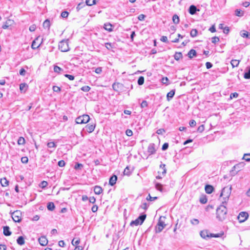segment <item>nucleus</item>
<instances>
[{"label":"nucleus","instance_id":"nucleus-1","mask_svg":"<svg viewBox=\"0 0 250 250\" xmlns=\"http://www.w3.org/2000/svg\"><path fill=\"white\" fill-rule=\"evenodd\" d=\"M231 186L224 187L222 189L220 197L222 204H227L231 193Z\"/></svg>","mask_w":250,"mask_h":250},{"label":"nucleus","instance_id":"nucleus-2","mask_svg":"<svg viewBox=\"0 0 250 250\" xmlns=\"http://www.w3.org/2000/svg\"><path fill=\"white\" fill-rule=\"evenodd\" d=\"M226 205L222 204L216 209L217 218L219 221H222L227 217L228 210L226 206Z\"/></svg>","mask_w":250,"mask_h":250},{"label":"nucleus","instance_id":"nucleus-3","mask_svg":"<svg viewBox=\"0 0 250 250\" xmlns=\"http://www.w3.org/2000/svg\"><path fill=\"white\" fill-rule=\"evenodd\" d=\"M166 217L164 216H160L159 218L158 224L155 227V231L156 233H160L166 227L165 224Z\"/></svg>","mask_w":250,"mask_h":250},{"label":"nucleus","instance_id":"nucleus-4","mask_svg":"<svg viewBox=\"0 0 250 250\" xmlns=\"http://www.w3.org/2000/svg\"><path fill=\"white\" fill-rule=\"evenodd\" d=\"M59 49L62 52H67L70 48L68 45V40H62L59 43Z\"/></svg>","mask_w":250,"mask_h":250},{"label":"nucleus","instance_id":"nucleus-5","mask_svg":"<svg viewBox=\"0 0 250 250\" xmlns=\"http://www.w3.org/2000/svg\"><path fill=\"white\" fill-rule=\"evenodd\" d=\"M146 218V215L143 214L140 215L138 218H137L135 220L132 221L130 223V225L131 226H137L139 225H141L143 224L144 221H145V219Z\"/></svg>","mask_w":250,"mask_h":250},{"label":"nucleus","instance_id":"nucleus-6","mask_svg":"<svg viewBox=\"0 0 250 250\" xmlns=\"http://www.w3.org/2000/svg\"><path fill=\"white\" fill-rule=\"evenodd\" d=\"M90 120V117L88 115L84 114L80 116L76 119V123L78 124H86Z\"/></svg>","mask_w":250,"mask_h":250},{"label":"nucleus","instance_id":"nucleus-7","mask_svg":"<svg viewBox=\"0 0 250 250\" xmlns=\"http://www.w3.org/2000/svg\"><path fill=\"white\" fill-rule=\"evenodd\" d=\"M249 217V214L246 211H242L239 213L237 218L240 223L245 222Z\"/></svg>","mask_w":250,"mask_h":250},{"label":"nucleus","instance_id":"nucleus-8","mask_svg":"<svg viewBox=\"0 0 250 250\" xmlns=\"http://www.w3.org/2000/svg\"><path fill=\"white\" fill-rule=\"evenodd\" d=\"M13 220L15 222H20L21 221V212L16 210L12 214Z\"/></svg>","mask_w":250,"mask_h":250},{"label":"nucleus","instance_id":"nucleus-9","mask_svg":"<svg viewBox=\"0 0 250 250\" xmlns=\"http://www.w3.org/2000/svg\"><path fill=\"white\" fill-rule=\"evenodd\" d=\"M156 149L155 145L153 143L150 144L147 147V152L149 155H152L155 153Z\"/></svg>","mask_w":250,"mask_h":250},{"label":"nucleus","instance_id":"nucleus-10","mask_svg":"<svg viewBox=\"0 0 250 250\" xmlns=\"http://www.w3.org/2000/svg\"><path fill=\"white\" fill-rule=\"evenodd\" d=\"M14 23V21L13 20H7L3 24L2 28L3 29H7L9 26H12Z\"/></svg>","mask_w":250,"mask_h":250},{"label":"nucleus","instance_id":"nucleus-11","mask_svg":"<svg viewBox=\"0 0 250 250\" xmlns=\"http://www.w3.org/2000/svg\"><path fill=\"white\" fill-rule=\"evenodd\" d=\"M200 235L202 238L205 239H208L209 231L205 229L200 231Z\"/></svg>","mask_w":250,"mask_h":250},{"label":"nucleus","instance_id":"nucleus-12","mask_svg":"<svg viewBox=\"0 0 250 250\" xmlns=\"http://www.w3.org/2000/svg\"><path fill=\"white\" fill-rule=\"evenodd\" d=\"M38 240L42 246H44L47 244L48 240L45 236H41L39 238Z\"/></svg>","mask_w":250,"mask_h":250},{"label":"nucleus","instance_id":"nucleus-13","mask_svg":"<svg viewBox=\"0 0 250 250\" xmlns=\"http://www.w3.org/2000/svg\"><path fill=\"white\" fill-rule=\"evenodd\" d=\"M117 180V176L115 175H113L109 179V184L110 186H113L116 184Z\"/></svg>","mask_w":250,"mask_h":250},{"label":"nucleus","instance_id":"nucleus-14","mask_svg":"<svg viewBox=\"0 0 250 250\" xmlns=\"http://www.w3.org/2000/svg\"><path fill=\"white\" fill-rule=\"evenodd\" d=\"M94 192L96 194L99 195L103 192L102 188L99 186H96L94 188Z\"/></svg>","mask_w":250,"mask_h":250},{"label":"nucleus","instance_id":"nucleus-15","mask_svg":"<svg viewBox=\"0 0 250 250\" xmlns=\"http://www.w3.org/2000/svg\"><path fill=\"white\" fill-rule=\"evenodd\" d=\"M160 168L162 170L161 171H159L158 173L159 174H162V175L164 176L166 172L167 169L166 168V165L165 164H161L160 166Z\"/></svg>","mask_w":250,"mask_h":250},{"label":"nucleus","instance_id":"nucleus-16","mask_svg":"<svg viewBox=\"0 0 250 250\" xmlns=\"http://www.w3.org/2000/svg\"><path fill=\"white\" fill-rule=\"evenodd\" d=\"M95 128V125H94L88 124L86 126V130L89 133L92 132L94 130Z\"/></svg>","mask_w":250,"mask_h":250},{"label":"nucleus","instance_id":"nucleus-17","mask_svg":"<svg viewBox=\"0 0 250 250\" xmlns=\"http://www.w3.org/2000/svg\"><path fill=\"white\" fill-rule=\"evenodd\" d=\"M213 189V187L211 185H206L205 187V191L208 194L211 193Z\"/></svg>","mask_w":250,"mask_h":250},{"label":"nucleus","instance_id":"nucleus-18","mask_svg":"<svg viewBox=\"0 0 250 250\" xmlns=\"http://www.w3.org/2000/svg\"><path fill=\"white\" fill-rule=\"evenodd\" d=\"M175 94V90H171L170 91L167 95V100L169 101L174 96Z\"/></svg>","mask_w":250,"mask_h":250},{"label":"nucleus","instance_id":"nucleus-19","mask_svg":"<svg viewBox=\"0 0 250 250\" xmlns=\"http://www.w3.org/2000/svg\"><path fill=\"white\" fill-rule=\"evenodd\" d=\"M27 87V84L25 83H22L20 85V89L21 92H25Z\"/></svg>","mask_w":250,"mask_h":250},{"label":"nucleus","instance_id":"nucleus-20","mask_svg":"<svg viewBox=\"0 0 250 250\" xmlns=\"http://www.w3.org/2000/svg\"><path fill=\"white\" fill-rule=\"evenodd\" d=\"M197 10L196 7L192 5L189 7L188 11L191 15H194Z\"/></svg>","mask_w":250,"mask_h":250},{"label":"nucleus","instance_id":"nucleus-21","mask_svg":"<svg viewBox=\"0 0 250 250\" xmlns=\"http://www.w3.org/2000/svg\"><path fill=\"white\" fill-rule=\"evenodd\" d=\"M9 229L10 228L8 226H5L3 227V234L5 236H9L11 235V232Z\"/></svg>","mask_w":250,"mask_h":250},{"label":"nucleus","instance_id":"nucleus-22","mask_svg":"<svg viewBox=\"0 0 250 250\" xmlns=\"http://www.w3.org/2000/svg\"><path fill=\"white\" fill-rule=\"evenodd\" d=\"M104 28L109 32H111L113 30L112 25L110 23H105L104 24Z\"/></svg>","mask_w":250,"mask_h":250},{"label":"nucleus","instance_id":"nucleus-23","mask_svg":"<svg viewBox=\"0 0 250 250\" xmlns=\"http://www.w3.org/2000/svg\"><path fill=\"white\" fill-rule=\"evenodd\" d=\"M0 184L2 187H7L9 185V181L6 178H3L0 179Z\"/></svg>","mask_w":250,"mask_h":250},{"label":"nucleus","instance_id":"nucleus-24","mask_svg":"<svg viewBox=\"0 0 250 250\" xmlns=\"http://www.w3.org/2000/svg\"><path fill=\"white\" fill-rule=\"evenodd\" d=\"M17 242L19 245H20L21 246L23 245L25 243V241H24V239L23 237L21 236L19 237L17 240Z\"/></svg>","mask_w":250,"mask_h":250},{"label":"nucleus","instance_id":"nucleus-25","mask_svg":"<svg viewBox=\"0 0 250 250\" xmlns=\"http://www.w3.org/2000/svg\"><path fill=\"white\" fill-rule=\"evenodd\" d=\"M122 86V84L119 83H114L112 84V88L113 89L116 91H119V88L120 86Z\"/></svg>","mask_w":250,"mask_h":250},{"label":"nucleus","instance_id":"nucleus-26","mask_svg":"<svg viewBox=\"0 0 250 250\" xmlns=\"http://www.w3.org/2000/svg\"><path fill=\"white\" fill-rule=\"evenodd\" d=\"M188 56L190 58H192L193 57L196 56V52L194 49H191L188 53Z\"/></svg>","mask_w":250,"mask_h":250},{"label":"nucleus","instance_id":"nucleus-27","mask_svg":"<svg viewBox=\"0 0 250 250\" xmlns=\"http://www.w3.org/2000/svg\"><path fill=\"white\" fill-rule=\"evenodd\" d=\"M47 209L49 210L53 211L55 209V205L53 202H49L47 206Z\"/></svg>","mask_w":250,"mask_h":250},{"label":"nucleus","instance_id":"nucleus-28","mask_svg":"<svg viewBox=\"0 0 250 250\" xmlns=\"http://www.w3.org/2000/svg\"><path fill=\"white\" fill-rule=\"evenodd\" d=\"M38 40V39H36V40L33 41L31 45V48L33 49H35L39 47V46L41 45V43L38 44L36 43V41Z\"/></svg>","mask_w":250,"mask_h":250},{"label":"nucleus","instance_id":"nucleus-29","mask_svg":"<svg viewBox=\"0 0 250 250\" xmlns=\"http://www.w3.org/2000/svg\"><path fill=\"white\" fill-rule=\"evenodd\" d=\"M172 21L175 24H178L180 21L179 18L176 14L173 15L172 17Z\"/></svg>","mask_w":250,"mask_h":250},{"label":"nucleus","instance_id":"nucleus-30","mask_svg":"<svg viewBox=\"0 0 250 250\" xmlns=\"http://www.w3.org/2000/svg\"><path fill=\"white\" fill-rule=\"evenodd\" d=\"M240 35L241 37L243 38H249L250 34H249L248 32L245 30H243L240 32Z\"/></svg>","mask_w":250,"mask_h":250},{"label":"nucleus","instance_id":"nucleus-31","mask_svg":"<svg viewBox=\"0 0 250 250\" xmlns=\"http://www.w3.org/2000/svg\"><path fill=\"white\" fill-rule=\"evenodd\" d=\"M198 31L196 29H193L191 30L190 35L191 37L194 38L197 36Z\"/></svg>","mask_w":250,"mask_h":250},{"label":"nucleus","instance_id":"nucleus-32","mask_svg":"<svg viewBox=\"0 0 250 250\" xmlns=\"http://www.w3.org/2000/svg\"><path fill=\"white\" fill-rule=\"evenodd\" d=\"M50 26V21L46 20L43 23V26L44 28L49 29Z\"/></svg>","mask_w":250,"mask_h":250},{"label":"nucleus","instance_id":"nucleus-33","mask_svg":"<svg viewBox=\"0 0 250 250\" xmlns=\"http://www.w3.org/2000/svg\"><path fill=\"white\" fill-rule=\"evenodd\" d=\"M230 63L232 67H237L239 63V61L237 60H232Z\"/></svg>","mask_w":250,"mask_h":250},{"label":"nucleus","instance_id":"nucleus-34","mask_svg":"<svg viewBox=\"0 0 250 250\" xmlns=\"http://www.w3.org/2000/svg\"><path fill=\"white\" fill-rule=\"evenodd\" d=\"M174 57L176 60L178 61L182 58V54L181 52H176Z\"/></svg>","mask_w":250,"mask_h":250},{"label":"nucleus","instance_id":"nucleus-35","mask_svg":"<svg viewBox=\"0 0 250 250\" xmlns=\"http://www.w3.org/2000/svg\"><path fill=\"white\" fill-rule=\"evenodd\" d=\"M244 77L246 79H250V67L248 68V71L245 72Z\"/></svg>","mask_w":250,"mask_h":250},{"label":"nucleus","instance_id":"nucleus-36","mask_svg":"<svg viewBox=\"0 0 250 250\" xmlns=\"http://www.w3.org/2000/svg\"><path fill=\"white\" fill-rule=\"evenodd\" d=\"M235 14L238 17H242L244 15V12L240 9H236Z\"/></svg>","mask_w":250,"mask_h":250},{"label":"nucleus","instance_id":"nucleus-37","mask_svg":"<svg viewBox=\"0 0 250 250\" xmlns=\"http://www.w3.org/2000/svg\"><path fill=\"white\" fill-rule=\"evenodd\" d=\"M97 0H86V3L87 5L92 6L96 4Z\"/></svg>","mask_w":250,"mask_h":250},{"label":"nucleus","instance_id":"nucleus-38","mask_svg":"<svg viewBox=\"0 0 250 250\" xmlns=\"http://www.w3.org/2000/svg\"><path fill=\"white\" fill-rule=\"evenodd\" d=\"M80 243V240L79 239H77V240L75 238H74L71 242L72 245L74 246H78Z\"/></svg>","mask_w":250,"mask_h":250},{"label":"nucleus","instance_id":"nucleus-39","mask_svg":"<svg viewBox=\"0 0 250 250\" xmlns=\"http://www.w3.org/2000/svg\"><path fill=\"white\" fill-rule=\"evenodd\" d=\"M47 146L49 148H56L57 145L54 142H50L47 143Z\"/></svg>","mask_w":250,"mask_h":250},{"label":"nucleus","instance_id":"nucleus-40","mask_svg":"<svg viewBox=\"0 0 250 250\" xmlns=\"http://www.w3.org/2000/svg\"><path fill=\"white\" fill-rule=\"evenodd\" d=\"M138 84L139 85H141L142 84H143V83H144V77L143 76H140L138 80Z\"/></svg>","mask_w":250,"mask_h":250},{"label":"nucleus","instance_id":"nucleus-41","mask_svg":"<svg viewBox=\"0 0 250 250\" xmlns=\"http://www.w3.org/2000/svg\"><path fill=\"white\" fill-rule=\"evenodd\" d=\"M18 144L19 145H23L25 144V140L24 138L20 137L18 140Z\"/></svg>","mask_w":250,"mask_h":250},{"label":"nucleus","instance_id":"nucleus-42","mask_svg":"<svg viewBox=\"0 0 250 250\" xmlns=\"http://www.w3.org/2000/svg\"><path fill=\"white\" fill-rule=\"evenodd\" d=\"M62 70V69L58 66L55 65L54 67V71L55 72L59 73Z\"/></svg>","mask_w":250,"mask_h":250},{"label":"nucleus","instance_id":"nucleus-43","mask_svg":"<svg viewBox=\"0 0 250 250\" xmlns=\"http://www.w3.org/2000/svg\"><path fill=\"white\" fill-rule=\"evenodd\" d=\"M155 188L160 191H162L163 188H162V185L159 183H157L155 185Z\"/></svg>","mask_w":250,"mask_h":250},{"label":"nucleus","instance_id":"nucleus-44","mask_svg":"<svg viewBox=\"0 0 250 250\" xmlns=\"http://www.w3.org/2000/svg\"><path fill=\"white\" fill-rule=\"evenodd\" d=\"M90 87L89 86H83L81 88V90L84 92H88L90 90Z\"/></svg>","mask_w":250,"mask_h":250},{"label":"nucleus","instance_id":"nucleus-45","mask_svg":"<svg viewBox=\"0 0 250 250\" xmlns=\"http://www.w3.org/2000/svg\"><path fill=\"white\" fill-rule=\"evenodd\" d=\"M157 199V197H151L149 194L148 196L146 197V200L148 201H153Z\"/></svg>","mask_w":250,"mask_h":250},{"label":"nucleus","instance_id":"nucleus-46","mask_svg":"<svg viewBox=\"0 0 250 250\" xmlns=\"http://www.w3.org/2000/svg\"><path fill=\"white\" fill-rule=\"evenodd\" d=\"M190 223L193 225H197L199 223V221L197 219H193L190 220Z\"/></svg>","mask_w":250,"mask_h":250},{"label":"nucleus","instance_id":"nucleus-47","mask_svg":"<svg viewBox=\"0 0 250 250\" xmlns=\"http://www.w3.org/2000/svg\"><path fill=\"white\" fill-rule=\"evenodd\" d=\"M219 42V39L217 37H214L211 38V42L213 43H215Z\"/></svg>","mask_w":250,"mask_h":250},{"label":"nucleus","instance_id":"nucleus-48","mask_svg":"<svg viewBox=\"0 0 250 250\" xmlns=\"http://www.w3.org/2000/svg\"><path fill=\"white\" fill-rule=\"evenodd\" d=\"M243 159L245 160L246 161H250V154H245L243 156Z\"/></svg>","mask_w":250,"mask_h":250},{"label":"nucleus","instance_id":"nucleus-49","mask_svg":"<svg viewBox=\"0 0 250 250\" xmlns=\"http://www.w3.org/2000/svg\"><path fill=\"white\" fill-rule=\"evenodd\" d=\"M125 134L127 136L130 137L132 136L133 132L131 130L128 129L126 130Z\"/></svg>","mask_w":250,"mask_h":250},{"label":"nucleus","instance_id":"nucleus-50","mask_svg":"<svg viewBox=\"0 0 250 250\" xmlns=\"http://www.w3.org/2000/svg\"><path fill=\"white\" fill-rule=\"evenodd\" d=\"M69 15V13L67 11H63L61 13V17L64 18H67Z\"/></svg>","mask_w":250,"mask_h":250},{"label":"nucleus","instance_id":"nucleus-51","mask_svg":"<svg viewBox=\"0 0 250 250\" xmlns=\"http://www.w3.org/2000/svg\"><path fill=\"white\" fill-rule=\"evenodd\" d=\"M205 129V126L204 125H202L199 126L197 129V131L199 132H202Z\"/></svg>","mask_w":250,"mask_h":250},{"label":"nucleus","instance_id":"nucleus-52","mask_svg":"<svg viewBox=\"0 0 250 250\" xmlns=\"http://www.w3.org/2000/svg\"><path fill=\"white\" fill-rule=\"evenodd\" d=\"M207 199L206 197H201L200 199V202L202 204H206L207 202Z\"/></svg>","mask_w":250,"mask_h":250},{"label":"nucleus","instance_id":"nucleus-53","mask_svg":"<svg viewBox=\"0 0 250 250\" xmlns=\"http://www.w3.org/2000/svg\"><path fill=\"white\" fill-rule=\"evenodd\" d=\"M52 89L53 90L56 92H59L61 91V88L57 86H53Z\"/></svg>","mask_w":250,"mask_h":250},{"label":"nucleus","instance_id":"nucleus-54","mask_svg":"<svg viewBox=\"0 0 250 250\" xmlns=\"http://www.w3.org/2000/svg\"><path fill=\"white\" fill-rule=\"evenodd\" d=\"M21 161L23 164H27L28 161V159L27 157H22L21 158Z\"/></svg>","mask_w":250,"mask_h":250},{"label":"nucleus","instance_id":"nucleus-55","mask_svg":"<svg viewBox=\"0 0 250 250\" xmlns=\"http://www.w3.org/2000/svg\"><path fill=\"white\" fill-rule=\"evenodd\" d=\"M165 132V130L163 128L159 129L156 131V133L158 134H163Z\"/></svg>","mask_w":250,"mask_h":250},{"label":"nucleus","instance_id":"nucleus-56","mask_svg":"<svg viewBox=\"0 0 250 250\" xmlns=\"http://www.w3.org/2000/svg\"><path fill=\"white\" fill-rule=\"evenodd\" d=\"M95 72L97 74H101L102 72V68L101 67H97L96 68Z\"/></svg>","mask_w":250,"mask_h":250},{"label":"nucleus","instance_id":"nucleus-57","mask_svg":"<svg viewBox=\"0 0 250 250\" xmlns=\"http://www.w3.org/2000/svg\"><path fill=\"white\" fill-rule=\"evenodd\" d=\"M58 165L60 167H63L65 165V162L63 160H61V161L58 162Z\"/></svg>","mask_w":250,"mask_h":250},{"label":"nucleus","instance_id":"nucleus-58","mask_svg":"<svg viewBox=\"0 0 250 250\" xmlns=\"http://www.w3.org/2000/svg\"><path fill=\"white\" fill-rule=\"evenodd\" d=\"M147 106V102L146 101H143L141 104V107L144 108V107H146Z\"/></svg>","mask_w":250,"mask_h":250},{"label":"nucleus","instance_id":"nucleus-59","mask_svg":"<svg viewBox=\"0 0 250 250\" xmlns=\"http://www.w3.org/2000/svg\"><path fill=\"white\" fill-rule=\"evenodd\" d=\"M189 125L191 127H193L196 125V123L194 120H192L189 122Z\"/></svg>","mask_w":250,"mask_h":250},{"label":"nucleus","instance_id":"nucleus-60","mask_svg":"<svg viewBox=\"0 0 250 250\" xmlns=\"http://www.w3.org/2000/svg\"><path fill=\"white\" fill-rule=\"evenodd\" d=\"M168 147V144L167 143H166L163 145L162 149L163 150H166V149H167Z\"/></svg>","mask_w":250,"mask_h":250},{"label":"nucleus","instance_id":"nucleus-61","mask_svg":"<svg viewBox=\"0 0 250 250\" xmlns=\"http://www.w3.org/2000/svg\"><path fill=\"white\" fill-rule=\"evenodd\" d=\"M64 76L67 78H68L70 80H74V76L73 75H69V74H65Z\"/></svg>","mask_w":250,"mask_h":250},{"label":"nucleus","instance_id":"nucleus-62","mask_svg":"<svg viewBox=\"0 0 250 250\" xmlns=\"http://www.w3.org/2000/svg\"><path fill=\"white\" fill-rule=\"evenodd\" d=\"M146 18V16L144 14H140L139 15L138 19L139 21H143Z\"/></svg>","mask_w":250,"mask_h":250},{"label":"nucleus","instance_id":"nucleus-63","mask_svg":"<svg viewBox=\"0 0 250 250\" xmlns=\"http://www.w3.org/2000/svg\"><path fill=\"white\" fill-rule=\"evenodd\" d=\"M36 26L35 25L33 24L29 27V30L31 32H33L36 30Z\"/></svg>","mask_w":250,"mask_h":250},{"label":"nucleus","instance_id":"nucleus-64","mask_svg":"<svg viewBox=\"0 0 250 250\" xmlns=\"http://www.w3.org/2000/svg\"><path fill=\"white\" fill-rule=\"evenodd\" d=\"M98 207L97 205H94L91 208V210L93 212H96L98 210Z\"/></svg>","mask_w":250,"mask_h":250}]
</instances>
